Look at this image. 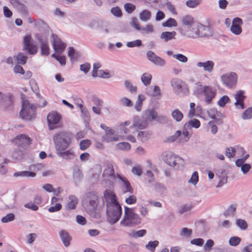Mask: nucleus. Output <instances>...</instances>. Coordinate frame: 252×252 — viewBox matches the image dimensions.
I'll return each instance as SVG.
<instances>
[{"mask_svg": "<svg viewBox=\"0 0 252 252\" xmlns=\"http://www.w3.org/2000/svg\"><path fill=\"white\" fill-rule=\"evenodd\" d=\"M162 158L166 163L175 170H181L184 168V160L173 153L165 152L162 154Z\"/></svg>", "mask_w": 252, "mask_h": 252, "instance_id": "obj_5", "label": "nucleus"}, {"mask_svg": "<svg viewBox=\"0 0 252 252\" xmlns=\"http://www.w3.org/2000/svg\"><path fill=\"white\" fill-rule=\"evenodd\" d=\"M171 85L177 94L186 95L188 93V89L186 86L185 83L179 79H172Z\"/></svg>", "mask_w": 252, "mask_h": 252, "instance_id": "obj_9", "label": "nucleus"}, {"mask_svg": "<svg viewBox=\"0 0 252 252\" xmlns=\"http://www.w3.org/2000/svg\"><path fill=\"white\" fill-rule=\"evenodd\" d=\"M120 103L121 105L131 107L133 105L132 102L128 98L124 97L120 99Z\"/></svg>", "mask_w": 252, "mask_h": 252, "instance_id": "obj_58", "label": "nucleus"}, {"mask_svg": "<svg viewBox=\"0 0 252 252\" xmlns=\"http://www.w3.org/2000/svg\"><path fill=\"white\" fill-rule=\"evenodd\" d=\"M36 174L34 172H31L29 171H22L20 172H15L14 173V177H34Z\"/></svg>", "mask_w": 252, "mask_h": 252, "instance_id": "obj_34", "label": "nucleus"}, {"mask_svg": "<svg viewBox=\"0 0 252 252\" xmlns=\"http://www.w3.org/2000/svg\"><path fill=\"white\" fill-rule=\"evenodd\" d=\"M59 235L63 245L65 247H68L70 245V242L72 240L71 236L64 230H62L60 231L59 232Z\"/></svg>", "mask_w": 252, "mask_h": 252, "instance_id": "obj_24", "label": "nucleus"}, {"mask_svg": "<svg viewBox=\"0 0 252 252\" xmlns=\"http://www.w3.org/2000/svg\"><path fill=\"white\" fill-rule=\"evenodd\" d=\"M102 139L103 141L108 143L112 141H117L119 139L118 136L105 134L102 137Z\"/></svg>", "mask_w": 252, "mask_h": 252, "instance_id": "obj_50", "label": "nucleus"}, {"mask_svg": "<svg viewBox=\"0 0 252 252\" xmlns=\"http://www.w3.org/2000/svg\"><path fill=\"white\" fill-rule=\"evenodd\" d=\"M14 142L19 148L26 149L30 144L31 139L25 134H20L15 138Z\"/></svg>", "mask_w": 252, "mask_h": 252, "instance_id": "obj_15", "label": "nucleus"}, {"mask_svg": "<svg viewBox=\"0 0 252 252\" xmlns=\"http://www.w3.org/2000/svg\"><path fill=\"white\" fill-rule=\"evenodd\" d=\"M139 17L142 21L147 22L151 19L152 14L149 10L144 9L139 13Z\"/></svg>", "mask_w": 252, "mask_h": 252, "instance_id": "obj_29", "label": "nucleus"}, {"mask_svg": "<svg viewBox=\"0 0 252 252\" xmlns=\"http://www.w3.org/2000/svg\"><path fill=\"white\" fill-rule=\"evenodd\" d=\"M103 175L106 177H114V170L112 167H107L103 171Z\"/></svg>", "mask_w": 252, "mask_h": 252, "instance_id": "obj_53", "label": "nucleus"}, {"mask_svg": "<svg viewBox=\"0 0 252 252\" xmlns=\"http://www.w3.org/2000/svg\"><path fill=\"white\" fill-rule=\"evenodd\" d=\"M162 26L164 27H177V23L174 19L170 18L166 21L163 22Z\"/></svg>", "mask_w": 252, "mask_h": 252, "instance_id": "obj_48", "label": "nucleus"}, {"mask_svg": "<svg viewBox=\"0 0 252 252\" xmlns=\"http://www.w3.org/2000/svg\"><path fill=\"white\" fill-rule=\"evenodd\" d=\"M142 41L140 39H136L135 40L127 42L126 43L127 47L129 48H132L134 47H140L142 46Z\"/></svg>", "mask_w": 252, "mask_h": 252, "instance_id": "obj_60", "label": "nucleus"}, {"mask_svg": "<svg viewBox=\"0 0 252 252\" xmlns=\"http://www.w3.org/2000/svg\"><path fill=\"white\" fill-rule=\"evenodd\" d=\"M117 148L121 150L127 151L130 149V145L127 142H120L116 145Z\"/></svg>", "mask_w": 252, "mask_h": 252, "instance_id": "obj_52", "label": "nucleus"}, {"mask_svg": "<svg viewBox=\"0 0 252 252\" xmlns=\"http://www.w3.org/2000/svg\"><path fill=\"white\" fill-rule=\"evenodd\" d=\"M118 178L122 181L123 183V186L125 187V189L124 190L125 192H129L130 193H132L133 189L131 187L129 181L125 178L122 177L120 175H117Z\"/></svg>", "mask_w": 252, "mask_h": 252, "instance_id": "obj_28", "label": "nucleus"}, {"mask_svg": "<svg viewBox=\"0 0 252 252\" xmlns=\"http://www.w3.org/2000/svg\"><path fill=\"white\" fill-rule=\"evenodd\" d=\"M23 151L19 147L15 149L12 153L11 158L14 160H21L23 158Z\"/></svg>", "mask_w": 252, "mask_h": 252, "instance_id": "obj_32", "label": "nucleus"}, {"mask_svg": "<svg viewBox=\"0 0 252 252\" xmlns=\"http://www.w3.org/2000/svg\"><path fill=\"white\" fill-rule=\"evenodd\" d=\"M83 178V174L78 167L73 169V179L75 184L79 183Z\"/></svg>", "mask_w": 252, "mask_h": 252, "instance_id": "obj_30", "label": "nucleus"}, {"mask_svg": "<svg viewBox=\"0 0 252 252\" xmlns=\"http://www.w3.org/2000/svg\"><path fill=\"white\" fill-rule=\"evenodd\" d=\"M201 0H188L186 2V5L190 8H194L197 6L200 3Z\"/></svg>", "mask_w": 252, "mask_h": 252, "instance_id": "obj_55", "label": "nucleus"}, {"mask_svg": "<svg viewBox=\"0 0 252 252\" xmlns=\"http://www.w3.org/2000/svg\"><path fill=\"white\" fill-rule=\"evenodd\" d=\"M215 63L213 61L208 60L204 62H198L196 63V66L198 68H203L204 71L211 73L214 69Z\"/></svg>", "mask_w": 252, "mask_h": 252, "instance_id": "obj_20", "label": "nucleus"}, {"mask_svg": "<svg viewBox=\"0 0 252 252\" xmlns=\"http://www.w3.org/2000/svg\"><path fill=\"white\" fill-rule=\"evenodd\" d=\"M252 117V107H249L242 114V118L244 120L250 119Z\"/></svg>", "mask_w": 252, "mask_h": 252, "instance_id": "obj_56", "label": "nucleus"}, {"mask_svg": "<svg viewBox=\"0 0 252 252\" xmlns=\"http://www.w3.org/2000/svg\"><path fill=\"white\" fill-rule=\"evenodd\" d=\"M182 22L185 26L190 27L195 22H194L193 18L190 15H186L183 17Z\"/></svg>", "mask_w": 252, "mask_h": 252, "instance_id": "obj_33", "label": "nucleus"}, {"mask_svg": "<svg viewBox=\"0 0 252 252\" xmlns=\"http://www.w3.org/2000/svg\"><path fill=\"white\" fill-rule=\"evenodd\" d=\"M236 210V205H230L227 209L223 212V215L227 217L229 216H233L235 215V211Z\"/></svg>", "mask_w": 252, "mask_h": 252, "instance_id": "obj_43", "label": "nucleus"}, {"mask_svg": "<svg viewBox=\"0 0 252 252\" xmlns=\"http://www.w3.org/2000/svg\"><path fill=\"white\" fill-rule=\"evenodd\" d=\"M148 124V122L145 119L143 120L139 119L137 117H135L133 118V124L130 126V128H137L140 129H143L147 127Z\"/></svg>", "mask_w": 252, "mask_h": 252, "instance_id": "obj_22", "label": "nucleus"}, {"mask_svg": "<svg viewBox=\"0 0 252 252\" xmlns=\"http://www.w3.org/2000/svg\"><path fill=\"white\" fill-rule=\"evenodd\" d=\"M158 241L155 240L154 241H150L147 245H146L145 247L147 250H149L150 251L152 252H154L156 248L158 246Z\"/></svg>", "mask_w": 252, "mask_h": 252, "instance_id": "obj_47", "label": "nucleus"}, {"mask_svg": "<svg viewBox=\"0 0 252 252\" xmlns=\"http://www.w3.org/2000/svg\"><path fill=\"white\" fill-rule=\"evenodd\" d=\"M137 138L142 142L147 141L149 139L148 132L146 131H139L138 133Z\"/></svg>", "mask_w": 252, "mask_h": 252, "instance_id": "obj_49", "label": "nucleus"}, {"mask_svg": "<svg viewBox=\"0 0 252 252\" xmlns=\"http://www.w3.org/2000/svg\"><path fill=\"white\" fill-rule=\"evenodd\" d=\"M124 85L126 89L131 94H135L137 92V87L134 86L128 80H125Z\"/></svg>", "mask_w": 252, "mask_h": 252, "instance_id": "obj_39", "label": "nucleus"}, {"mask_svg": "<svg viewBox=\"0 0 252 252\" xmlns=\"http://www.w3.org/2000/svg\"><path fill=\"white\" fill-rule=\"evenodd\" d=\"M146 121H153L157 119V112L153 109L146 111L144 114Z\"/></svg>", "mask_w": 252, "mask_h": 252, "instance_id": "obj_27", "label": "nucleus"}, {"mask_svg": "<svg viewBox=\"0 0 252 252\" xmlns=\"http://www.w3.org/2000/svg\"><path fill=\"white\" fill-rule=\"evenodd\" d=\"M37 107H40V106L30 103L28 100H23L20 116L23 119L31 120L35 117Z\"/></svg>", "mask_w": 252, "mask_h": 252, "instance_id": "obj_6", "label": "nucleus"}, {"mask_svg": "<svg viewBox=\"0 0 252 252\" xmlns=\"http://www.w3.org/2000/svg\"><path fill=\"white\" fill-rule=\"evenodd\" d=\"M59 156L64 159H72L74 158V155L73 153L70 150H68L63 152H60L58 154Z\"/></svg>", "mask_w": 252, "mask_h": 252, "instance_id": "obj_44", "label": "nucleus"}, {"mask_svg": "<svg viewBox=\"0 0 252 252\" xmlns=\"http://www.w3.org/2000/svg\"><path fill=\"white\" fill-rule=\"evenodd\" d=\"M244 91L239 90L234 95V98L236 100L234 105L238 109L245 108L244 100L246 96L244 95Z\"/></svg>", "mask_w": 252, "mask_h": 252, "instance_id": "obj_13", "label": "nucleus"}, {"mask_svg": "<svg viewBox=\"0 0 252 252\" xmlns=\"http://www.w3.org/2000/svg\"><path fill=\"white\" fill-rule=\"evenodd\" d=\"M200 126V123L199 121L196 119H194L187 122L185 125V127H187L188 128L193 127L197 128Z\"/></svg>", "mask_w": 252, "mask_h": 252, "instance_id": "obj_38", "label": "nucleus"}, {"mask_svg": "<svg viewBox=\"0 0 252 252\" xmlns=\"http://www.w3.org/2000/svg\"><path fill=\"white\" fill-rule=\"evenodd\" d=\"M141 219L139 216L135 213L132 209L125 207V216L121 224L125 226L132 227L140 224Z\"/></svg>", "mask_w": 252, "mask_h": 252, "instance_id": "obj_4", "label": "nucleus"}, {"mask_svg": "<svg viewBox=\"0 0 252 252\" xmlns=\"http://www.w3.org/2000/svg\"><path fill=\"white\" fill-rule=\"evenodd\" d=\"M199 33L201 37H209L213 34L212 31L210 27L204 25L199 23Z\"/></svg>", "mask_w": 252, "mask_h": 252, "instance_id": "obj_23", "label": "nucleus"}, {"mask_svg": "<svg viewBox=\"0 0 252 252\" xmlns=\"http://www.w3.org/2000/svg\"><path fill=\"white\" fill-rule=\"evenodd\" d=\"M176 35V32L175 31H173L171 32H164L161 33L160 35V38L163 41L167 42L170 40L175 39Z\"/></svg>", "mask_w": 252, "mask_h": 252, "instance_id": "obj_25", "label": "nucleus"}, {"mask_svg": "<svg viewBox=\"0 0 252 252\" xmlns=\"http://www.w3.org/2000/svg\"><path fill=\"white\" fill-rule=\"evenodd\" d=\"M98 203V196L94 192L87 193L82 200L83 207L93 218L99 219L101 217L99 211L97 209Z\"/></svg>", "mask_w": 252, "mask_h": 252, "instance_id": "obj_1", "label": "nucleus"}, {"mask_svg": "<svg viewBox=\"0 0 252 252\" xmlns=\"http://www.w3.org/2000/svg\"><path fill=\"white\" fill-rule=\"evenodd\" d=\"M146 94L150 96H157L161 95V91L158 86H155L153 88V91H149V89H146Z\"/></svg>", "mask_w": 252, "mask_h": 252, "instance_id": "obj_35", "label": "nucleus"}, {"mask_svg": "<svg viewBox=\"0 0 252 252\" xmlns=\"http://www.w3.org/2000/svg\"><path fill=\"white\" fill-rule=\"evenodd\" d=\"M236 225L241 230H244L248 227L247 222L243 219H238L236 220Z\"/></svg>", "mask_w": 252, "mask_h": 252, "instance_id": "obj_45", "label": "nucleus"}, {"mask_svg": "<svg viewBox=\"0 0 252 252\" xmlns=\"http://www.w3.org/2000/svg\"><path fill=\"white\" fill-rule=\"evenodd\" d=\"M242 24V20L241 18H235L232 21V25L230 27L231 32L236 35L240 34L242 32V28L240 25Z\"/></svg>", "mask_w": 252, "mask_h": 252, "instance_id": "obj_18", "label": "nucleus"}, {"mask_svg": "<svg viewBox=\"0 0 252 252\" xmlns=\"http://www.w3.org/2000/svg\"><path fill=\"white\" fill-rule=\"evenodd\" d=\"M4 202L7 206L12 207L15 203L14 195L13 194L6 195L4 198Z\"/></svg>", "mask_w": 252, "mask_h": 252, "instance_id": "obj_46", "label": "nucleus"}, {"mask_svg": "<svg viewBox=\"0 0 252 252\" xmlns=\"http://www.w3.org/2000/svg\"><path fill=\"white\" fill-rule=\"evenodd\" d=\"M23 50L27 52L29 55H35L38 51V46L30 34H27L23 37Z\"/></svg>", "mask_w": 252, "mask_h": 252, "instance_id": "obj_7", "label": "nucleus"}, {"mask_svg": "<svg viewBox=\"0 0 252 252\" xmlns=\"http://www.w3.org/2000/svg\"><path fill=\"white\" fill-rule=\"evenodd\" d=\"M92 101L93 104L92 110L94 113L98 115L102 114L101 108L103 104V101L97 97L94 96L92 97Z\"/></svg>", "mask_w": 252, "mask_h": 252, "instance_id": "obj_17", "label": "nucleus"}, {"mask_svg": "<svg viewBox=\"0 0 252 252\" xmlns=\"http://www.w3.org/2000/svg\"><path fill=\"white\" fill-rule=\"evenodd\" d=\"M14 58L16 60L18 63L22 64H25L28 59V57L22 52L19 53L17 55L14 56Z\"/></svg>", "mask_w": 252, "mask_h": 252, "instance_id": "obj_36", "label": "nucleus"}, {"mask_svg": "<svg viewBox=\"0 0 252 252\" xmlns=\"http://www.w3.org/2000/svg\"><path fill=\"white\" fill-rule=\"evenodd\" d=\"M15 219V215L13 213H9L5 216L2 217L1 221L3 223H7L10 222Z\"/></svg>", "mask_w": 252, "mask_h": 252, "instance_id": "obj_57", "label": "nucleus"}, {"mask_svg": "<svg viewBox=\"0 0 252 252\" xmlns=\"http://www.w3.org/2000/svg\"><path fill=\"white\" fill-rule=\"evenodd\" d=\"M103 195L107 208L120 205L117 200L116 195L112 191L106 190Z\"/></svg>", "mask_w": 252, "mask_h": 252, "instance_id": "obj_11", "label": "nucleus"}, {"mask_svg": "<svg viewBox=\"0 0 252 252\" xmlns=\"http://www.w3.org/2000/svg\"><path fill=\"white\" fill-rule=\"evenodd\" d=\"M51 41L53 48L56 52L61 54L64 50L66 44L63 42L60 38L56 34L53 33L51 35Z\"/></svg>", "mask_w": 252, "mask_h": 252, "instance_id": "obj_10", "label": "nucleus"}, {"mask_svg": "<svg viewBox=\"0 0 252 252\" xmlns=\"http://www.w3.org/2000/svg\"><path fill=\"white\" fill-rule=\"evenodd\" d=\"M217 174L219 176L220 178V181L218 184L217 185V188H220L223 185L227 183V176L226 171L224 169H221L220 173H218Z\"/></svg>", "mask_w": 252, "mask_h": 252, "instance_id": "obj_26", "label": "nucleus"}, {"mask_svg": "<svg viewBox=\"0 0 252 252\" xmlns=\"http://www.w3.org/2000/svg\"><path fill=\"white\" fill-rule=\"evenodd\" d=\"M230 99L227 95L222 96L218 101V104L221 107H224L225 104L229 102Z\"/></svg>", "mask_w": 252, "mask_h": 252, "instance_id": "obj_61", "label": "nucleus"}, {"mask_svg": "<svg viewBox=\"0 0 252 252\" xmlns=\"http://www.w3.org/2000/svg\"><path fill=\"white\" fill-rule=\"evenodd\" d=\"M146 56L148 60L153 63L158 57V56L152 51H148L147 52Z\"/></svg>", "mask_w": 252, "mask_h": 252, "instance_id": "obj_63", "label": "nucleus"}, {"mask_svg": "<svg viewBox=\"0 0 252 252\" xmlns=\"http://www.w3.org/2000/svg\"><path fill=\"white\" fill-rule=\"evenodd\" d=\"M72 137V134L67 132L55 134L53 136V140L57 150L61 152L67 149L71 143Z\"/></svg>", "mask_w": 252, "mask_h": 252, "instance_id": "obj_3", "label": "nucleus"}, {"mask_svg": "<svg viewBox=\"0 0 252 252\" xmlns=\"http://www.w3.org/2000/svg\"><path fill=\"white\" fill-rule=\"evenodd\" d=\"M11 4L20 13L26 14L28 12V7L19 0H10Z\"/></svg>", "mask_w": 252, "mask_h": 252, "instance_id": "obj_21", "label": "nucleus"}, {"mask_svg": "<svg viewBox=\"0 0 252 252\" xmlns=\"http://www.w3.org/2000/svg\"><path fill=\"white\" fill-rule=\"evenodd\" d=\"M145 99V97L143 94H139L138 96L137 101L135 104V108L138 111H140L141 109L143 101Z\"/></svg>", "mask_w": 252, "mask_h": 252, "instance_id": "obj_42", "label": "nucleus"}, {"mask_svg": "<svg viewBox=\"0 0 252 252\" xmlns=\"http://www.w3.org/2000/svg\"><path fill=\"white\" fill-rule=\"evenodd\" d=\"M146 233L147 231L145 229H141L138 231L132 230L129 235L133 238H137L144 236Z\"/></svg>", "mask_w": 252, "mask_h": 252, "instance_id": "obj_41", "label": "nucleus"}, {"mask_svg": "<svg viewBox=\"0 0 252 252\" xmlns=\"http://www.w3.org/2000/svg\"><path fill=\"white\" fill-rule=\"evenodd\" d=\"M217 93V89L212 86L201 85L199 82L195 84L193 89V94L196 96L203 95L204 101L207 104H210L212 100L215 97Z\"/></svg>", "mask_w": 252, "mask_h": 252, "instance_id": "obj_2", "label": "nucleus"}, {"mask_svg": "<svg viewBox=\"0 0 252 252\" xmlns=\"http://www.w3.org/2000/svg\"><path fill=\"white\" fill-rule=\"evenodd\" d=\"M237 79V74L234 72L223 74L221 76V80L223 84L229 88H232L235 85Z\"/></svg>", "mask_w": 252, "mask_h": 252, "instance_id": "obj_12", "label": "nucleus"}, {"mask_svg": "<svg viewBox=\"0 0 252 252\" xmlns=\"http://www.w3.org/2000/svg\"><path fill=\"white\" fill-rule=\"evenodd\" d=\"M139 31H141L142 33L153 32H154L153 26L151 24H148L145 28L141 27L140 30Z\"/></svg>", "mask_w": 252, "mask_h": 252, "instance_id": "obj_59", "label": "nucleus"}, {"mask_svg": "<svg viewBox=\"0 0 252 252\" xmlns=\"http://www.w3.org/2000/svg\"><path fill=\"white\" fill-rule=\"evenodd\" d=\"M124 8L128 13H131L135 10L136 6L131 3H126L124 5Z\"/></svg>", "mask_w": 252, "mask_h": 252, "instance_id": "obj_64", "label": "nucleus"}, {"mask_svg": "<svg viewBox=\"0 0 252 252\" xmlns=\"http://www.w3.org/2000/svg\"><path fill=\"white\" fill-rule=\"evenodd\" d=\"M173 57L180 62L185 63L188 62V58L182 54H173Z\"/></svg>", "mask_w": 252, "mask_h": 252, "instance_id": "obj_62", "label": "nucleus"}, {"mask_svg": "<svg viewBox=\"0 0 252 252\" xmlns=\"http://www.w3.org/2000/svg\"><path fill=\"white\" fill-rule=\"evenodd\" d=\"M61 119V115L56 111L49 113L47 116V122L50 129H53L52 125L58 124Z\"/></svg>", "mask_w": 252, "mask_h": 252, "instance_id": "obj_19", "label": "nucleus"}, {"mask_svg": "<svg viewBox=\"0 0 252 252\" xmlns=\"http://www.w3.org/2000/svg\"><path fill=\"white\" fill-rule=\"evenodd\" d=\"M35 38L40 44L41 55L44 56H48L50 53V48L47 39L46 38H42L38 33H36L35 34Z\"/></svg>", "mask_w": 252, "mask_h": 252, "instance_id": "obj_14", "label": "nucleus"}, {"mask_svg": "<svg viewBox=\"0 0 252 252\" xmlns=\"http://www.w3.org/2000/svg\"><path fill=\"white\" fill-rule=\"evenodd\" d=\"M192 230L187 227H184L181 229L180 232V235L183 237H189L192 234Z\"/></svg>", "mask_w": 252, "mask_h": 252, "instance_id": "obj_54", "label": "nucleus"}, {"mask_svg": "<svg viewBox=\"0 0 252 252\" xmlns=\"http://www.w3.org/2000/svg\"><path fill=\"white\" fill-rule=\"evenodd\" d=\"M69 202L66 206L67 210H72L76 208V205L78 203L77 198L74 195H71L69 197Z\"/></svg>", "mask_w": 252, "mask_h": 252, "instance_id": "obj_31", "label": "nucleus"}, {"mask_svg": "<svg viewBox=\"0 0 252 252\" xmlns=\"http://www.w3.org/2000/svg\"><path fill=\"white\" fill-rule=\"evenodd\" d=\"M152 76L151 74L148 73H143L141 76V80L143 84L147 86L151 83Z\"/></svg>", "mask_w": 252, "mask_h": 252, "instance_id": "obj_37", "label": "nucleus"}, {"mask_svg": "<svg viewBox=\"0 0 252 252\" xmlns=\"http://www.w3.org/2000/svg\"><path fill=\"white\" fill-rule=\"evenodd\" d=\"M181 135V131L177 130L176 131L174 135L168 137L164 142L168 143L173 142L175 141Z\"/></svg>", "mask_w": 252, "mask_h": 252, "instance_id": "obj_51", "label": "nucleus"}, {"mask_svg": "<svg viewBox=\"0 0 252 252\" xmlns=\"http://www.w3.org/2000/svg\"><path fill=\"white\" fill-rule=\"evenodd\" d=\"M171 116L177 122H180L183 118V113L178 109H175L172 112Z\"/></svg>", "mask_w": 252, "mask_h": 252, "instance_id": "obj_40", "label": "nucleus"}, {"mask_svg": "<svg viewBox=\"0 0 252 252\" xmlns=\"http://www.w3.org/2000/svg\"><path fill=\"white\" fill-rule=\"evenodd\" d=\"M107 214L108 221L111 224L116 223L120 219L122 214V209L120 205L107 208Z\"/></svg>", "mask_w": 252, "mask_h": 252, "instance_id": "obj_8", "label": "nucleus"}, {"mask_svg": "<svg viewBox=\"0 0 252 252\" xmlns=\"http://www.w3.org/2000/svg\"><path fill=\"white\" fill-rule=\"evenodd\" d=\"M199 23L195 22L187 31V36L191 38L195 39L201 37L199 30Z\"/></svg>", "mask_w": 252, "mask_h": 252, "instance_id": "obj_16", "label": "nucleus"}]
</instances>
